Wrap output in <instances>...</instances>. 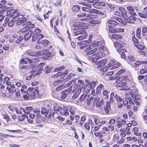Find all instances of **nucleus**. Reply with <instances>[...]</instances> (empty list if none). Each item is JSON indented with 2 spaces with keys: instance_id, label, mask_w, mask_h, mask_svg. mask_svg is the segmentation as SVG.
Listing matches in <instances>:
<instances>
[{
  "instance_id": "1",
  "label": "nucleus",
  "mask_w": 147,
  "mask_h": 147,
  "mask_svg": "<svg viewBox=\"0 0 147 147\" xmlns=\"http://www.w3.org/2000/svg\"><path fill=\"white\" fill-rule=\"evenodd\" d=\"M38 88L37 87H30L28 89L29 90L30 95V96L33 98L34 99L36 98H38L39 97L38 93L39 90H38ZM21 92L24 94H28V92H27L26 90L21 89Z\"/></svg>"
},
{
  "instance_id": "2",
  "label": "nucleus",
  "mask_w": 147,
  "mask_h": 147,
  "mask_svg": "<svg viewBox=\"0 0 147 147\" xmlns=\"http://www.w3.org/2000/svg\"><path fill=\"white\" fill-rule=\"evenodd\" d=\"M92 3L93 6L96 8H99L101 7H105L106 3L103 2H100L99 0H93L89 1Z\"/></svg>"
},
{
  "instance_id": "3",
  "label": "nucleus",
  "mask_w": 147,
  "mask_h": 147,
  "mask_svg": "<svg viewBox=\"0 0 147 147\" xmlns=\"http://www.w3.org/2000/svg\"><path fill=\"white\" fill-rule=\"evenodd\" d=\"M83 10L84 11L88 12L91 14H97L102 15H104V13L103 12L96 9L83 8Z\"/></svg>"
},
{
  "instance_id": "4",
  "label": "nucleus",
  "mask_w": 147,
  "mask_h": 147,
  "mask_svg": "<svg viewBox=\"0 0 147 147\" xmlns=\"http://www.w3.org/2000/svg\"><path fill=\"white\" fill-rule=\"evenodd\" d=\"M119 22L120 23H121L124 24V21L121 19L119 18H117L116 20H109L108 21V23L111 24L112 26H113L115 27H116L119 24L116 21Z\"/></svg>"
},
{
  "instance_id": "5",
  "label": "nucleus",
  "mask_w": 147,
  "mask_h": 147,
  "mask_svg": "<svg viewBox=\"0 0 147 147\" xmlns=\"http://www.w3.org/2000/svg\"><path fill=\"white\" fill-rule=\"evenodd\" d=\"M58 111L62 116H67L69 115V109L67 107H63V108L60 107Z\"/></svg>"
},
{
  "instance_id": "6",
  "label": "nucleus",
  "mask_w": 147,
  "mask_h": 147,
  "mask_svg": "<svg viewBox=\"0 0 147 147\" xmlns=\"http://www.w3.org/2000/svg\"><path fill=\"white\" fill-rule=\"evenodd\" d=\"M96 43L95 45H96L99 48L100 51L102 50V51H103L105 52H107V53H108V52L107 51V49L104 46L105 43L103 41H99L96 42Z\"/></svg>"
},
{
  "instance_id": "7",
  "label": "nucleus",
  "mask_w": 147,
  "mask_h": 147,
  "mask_svg": "<svg viewBox=\"0 0 147 147\" xmlns=\"http://www.w3.org/2000/svg\"><path fill=\"white\" fill-rule=\"evenodd\" d=\"M125 95H126V97L125 98V100L123 99V101H122L123 104L124 105H126L128 104L129 101V104L134 105V102L132 100V98L129 97V95L128 94H125Z\"/></svg>"
},
{
  "instance_id": "8",
  "label": "nucleus",
  "mask_w": 147,
  "mask_h": 147,
  "mask_svg": "<svg viewBox=\"0 0 147 147\" xmlns=\"http://www.w3.org/2000/svg\"><path fill=\"white\" fill-rule=\"evenodd\" d=\"M25 60L24 59H21L20 61V63L23 64L28 63H30L31 65H32L33 66L36 65L35 59L32 60L28 58H25Z\"/></svg>"
},
{
  "instance_id": "9",
  "label": "nucleus",
  "mask_w": 147,
  "mask_h": 147,
  "mask_svg": "<svg viewBox=\"0 0 147 147\" xmlns=\"http://www.w3.org/2000/svg\"><path fill=\"white\" fill-rule=\"evenodd\" d=\"M121 77L117 79L116 81V86L117 87H123L125 84V82L122 79Z\"/></svg>"
},
{
  "instance_id": "10",
  "label": "nucleus",
  "mask_w": 147,
  "mask_h": 147,
  "mask_svg": "<svg viewBox=\"0 0 147 147\" xmlns=\"http://www.w3.org/2000/svg\"><path fill=\"white\" fill-rule=\"evenodd\" d=\"M116 121L117 123V127L119 128L121 127L126 123L125 120L121 119L119 117H117V118Z\"/></svg>"
},
{
  "instance_id": "11",
  "label": "nucleus",
  "mask_w": 147,
  "mask_h": 147,
  "mask_svg": "<svg viewBox=\"0 0 147 147\" xmlns=\"http://www.w3.org/2000/svg\"><path fill=\"white\" fill-rule=\"evenodd\" d=\"M17 19V20H15V24L17 26L20 25L24 23L26 21V18L23 17H18Z\"/></svg>"
},
{
  "instance_id": "12",
  "label": "nucleus",
  "mask_w": 147,
  "mask_h": 147,
  "mask_svg": "<svg viewBox=\"0 0 147 147\" xmlns=\"http://www.w3.org/2000/svg\"><path fill=\"white\" fill-rule=\"evenodd\" d=\"M82 23H75L72 24V28L74 30H80L83 27L82 26Z\"/></svg>"
},
{
  "instance_id": "13",
  "label": "nucleus",
  "mask_w": 147,
  "mask_h": 147,
  "mask_svg": "<svg viewBox=\"0 0 147 147\" xmlns=\"http://www.w3.org/2000/svg\"><path fill=\"white\" fill-rule=\"evenodd\" d=\"M94 101L96 102V106L97 107H100L103 105L104 103L102 99H100L99 98H96L94 99Z\"/></svg>"
},
{
  "instance_id": "14",
  "label": "nucleus",
  "mask_w": 147,
  "mask_h": 147,
  "mask_svg": "<svg viewBox=\"0 0 147 147\" xmlns=\"http://www.w3.org/2000/svg\"><path fill=\"white\" fill-rule=\"evenodd\" d=\"M126 9L129 13L131 16H135L137 15L136 13L135 12L134 9L132 6H127Z\"/></svg>"
},
{
  "instance_id": "15",
  "label": "nucleus",
  "mask_w": 147,
  "mask_h": 147,
  "mask_svg": "<svg viewBox=\"0 0 147 147\" xmlns=\"http://www.w3.org/2000/svg\"><path fill=\"white\" fill-rule=\"evenodd\" d=\"M104 51H102V50L100 51V50L95 53L97 55L96 60H97L98 59L105 57L106 55V53H104Z\"/></svg>"
},
{
  "instance_id": "16",
  "label": "nucleus",
  "mask_w": 147,
  "mask_h": 147,
  "mask_svg": "<svg viewBox=\"0 0 147 147\" xmlns=\"http://www.w3.org/2000/svg\"><path fill=\"white\" fill-rule=\"evenodd\" d=\"M109 28V31L111 33H115L117 32H123L124 30L123 29L117 28L114 29L111 27L110 25L108 26Z\"/></svg>"
},
{
  "instance_id": "17",
  "label": "nucleus",
  "mask_w": 147,
  "mask_h": 147,
  "mask_svg": "<svg viewBox=\"0 0 147 147\" xmlns=\"http://www.w3.org/2000/svg\"><path fill=\"white\" fill-rule=\"evenodd\" d=\"M107 62V59H106L100 60L97 63V68H99L103 67Z\"/></svg>"
},
{
  "instance_id": "18",
  "label": "nucleus",
  "mask_w": 147,
  "mask_h": 147,
  "mask_svg": "<svg viewBox=\"0 0 147 147\" xmlns=\"http://www.w3.org/2000/svg\"><path fill=\"white\" fill-rule=\"evenodd\" d=\"M145 63L147 64V61H136L134 63L131 65L134 68H136L141 64Z\"/></svg>"
},
{
  "instance_id": "19",
  "label": "nucleus",
  "mask_w": 147,
  "mask_h": 147,
  "mask_svg": "<svg viewBox=\"0 0 147 147\" xmlns=\"http://www.w3.org/2000/svg\"><path fill=\"white\" fill-rule=\"evenodd\" d=\"M111 110L110 103L109 101H107L106 105L104 107V110L105 112L107 114L109 113Z\"/></svg>"
},
{
  "instance_id": "20",
  "label": "nucleus",
  "mask_w": 147,
  "mask_h": 147,
  "mask_svg": "<svg viewBox=\"0 0 147 147\" xmlns=\"http://www.w3.org/2000/svg\"><path fill=\"white\" fill-rule=\"evenodd\" d=\"M38 43V44H42L45 47L48 46L50 43L49 41L47 40H41L39 39L37 41Z\"/></svg>"
},
{
  "instance_id": "21",
  "label": "nucleus",
  "mask_w": 147,
  "mask_h": 147,
  "mask_svg": "<svg viewBox=\"0 0 147 147\" xmlns=\"http://www.w3.org/2000/svg\"><path fill=\"white\" fill-rule=\"evenodd\" d=\"M40 51L37 52H34L32 51H28L26 52V53L27 55L32 56H39Z\"/></svg>"
},
{
  "instance_id": "22",
  "label": "nucleus",
  "mask_w": 147,
  "mask_h": 147,
  "mask_svg": "<svg viewBox=\"0 0 147 147\" xmlns=\"http://www.w3.org/2000/svg\"><path fill=\"white\" fill-rule=\"evenodd\" d=\"M135 46L138 49L143 50L144 48V46L143 42L142 41H140L138 42V44H135Z\"/></svg>"
},
{
  "instance_id": "23",
  "label": "nucleus",
  "mask_w": 147,
  "mask_h": 147,
  "mask_svg": "<svg viewBox=\"0 0 147 147\" xmlns=\"http://www.w3.org/2000/svg\"><path fill=\"white\" fill-rule=\"evenodd\" d=\"M39 55H45L47 57H51V53L49 52L48 50H44L43 51H40Z\"/></svg>"
},
{
  "instance_id": "24",
  "label": "nucleus",
  "mask_w": 147,
  "mask_h": 147,
  "mask_svg": "<svg viewBox=\"0 0 147 147\" xmlns=\"http://www.w3.org/2000/svg\"><path fill=\"white\" fill-rule=\"evenodd\" d=\"M84 32L83 33H81L80 35L77 38V39L79 40H81L85 38L87 36L88 33L86 31V30H82Z\"/></svg>"
},
{
  "instance_id": "25",
  "label": "nucleus",
  "mask_w": 147,
  "mask_h": 147,
  "mask_svg": "<svg viewBox=\"0 0 147 147\" xmlns=\"http://www.w3.org/2000/svg\"><path fill=\"white\" fill-rule=\"evenodd\" d=\"M27 114H28L29 115V117L30 118H29L28 117H28H27V121L29 123H32L33 122V119L35 117V115L31 114L30 113H28Z\"/></svg>"
},
{
  "instance_id": "26",
  "label": "nucleus",
  "mask_w": 147,
  "mask_h": 147,
  "mask_svg": "<svg viewBox=\"0 0 147 147\" xmlns=\"http://www.w3.org/2000/svg\"><path fill=\"white\" fill-rule=\"evenodd\" d=\"M12 16L13 17V19H15L16 18L23 17L22 15H19V12L17 10L13 11L12 13Z\"/></svg>"
},
{
  "instance_id": "27",
  "label": "nucleus",
  "mask_w": 147,
  "mask_h": 147,
  "mask_svg": "<svg viewBox=\"0 0 147 147\" xmlns=\"http://www.w3.org/2000/svg\"><path fill=\"white\" fill-rule=\"evenodd\" d=\"M138 91L137 90L135 89L133 90V89L131 90V92H129L130 96L134 98L133 99H135L136 98V96L137 94L136 93Z\"/></svg>"
},
{
  "instance_id": "28",
  "label": "nucleus",
  "mask_w": 147,
  "mask_h": 147,
  "mask_svg": "<svg viewBox=\"0 0 147 147\" xmlns=\"http://www.w3.org/2000/svg\"><path fill=\"white\" fill-rule=\"evenodd\" d=\"M16 113L19 114H22L23 113H24L25 114L28 113V112L26 111L23 108H21L19 109L16 108Z\"/></svg>"
},
{
  "instance_id": "29",
  "label": "nucleus",
  "mask_w": 147,
  "mask_h": 147,
  "mask_svg": "<svg viewBox=\"0 0 147 147\" xmlns=\"http://www.w3.org/2000/svg\"><path fill=\"white\" fill-rule=\"evenodd\" d=\"M123 80L124 81L125 80L126 82H129L132 81V78L130 76H125L121 77Z\"/></svg>"
},
{
  "instance_id": "30",
  "label": "nucleus",
  "mask_w": 147,
  "mask_h": 147,
  "mask_svg": "<svg viewBox=\"0 0 147 147\" xmlns=\"http://www.w3.org/2000/svg\"><path fill=\"white\" fill-rule=\"evenodd\" d=\"M93 1V0H88V1L87 2V3L81 2L80 3V4H81L83 5H84V6L88 7V8H91L92 7V5L90 4V3H90L89 1Z\"/></svg>"
},
{
  "instance_id": "31",
  "label": "nucleus",
  "mask_w": 147,
  "mask_h": 147,
  "mask_svg": "<svg viewBox=\"0 0 147 147\" xmlns=\"http://www.w3.org/2000/svg\"><path fill=\"white\" fill-rule=\"evenodd\" d=\"M110 91L107 90H104L102 92V94L104 98L106 99L108 98L109 96V94Z\"/></svg>"
},
{
  "instance_id": "32",
  "label": "nucleus",
  "mask_w": 147,
  "mask_h": 147,
  "mask_svg": "<svg viewBox=\"0 0 147 147\" xmlns=\"http://www.w3.org/2000/svg\"><path fill=\"white\" fill-rule=\"evenodd\" d=\"M111 38L113 39L116 40H120L122 38V35L120 34H113L112 35Z\"/></svg>"
},
{
  "instance_id": "33",
  "label": "nucleus",
  "mask_w": 147,
  "mask_h": 147,
  "mask_svg": "<svg viewBox=\"0 0 147 147\" xmlns=\"http://www.w3.org/2000/svg\"><path fill=\"white\" fill-rule=\"evenodd\" d=\"M30 29V27L27 26L26 27H24V28L20 29V32L21 33H24L29 31Z\"/></svg>"
},
{
  "instance_id": "34",
  "label": "nucleus",
  "mask_w": 147,
  "mask_h": 147,
  "mask_svg": "<svg viewBox=\"0 0 147 147\" xmlns=\"http://www.w3.org/2000/svg\"><path fill=\"white\" fill-rule=\"evenodd\" d=\"M119 10L120 12V13H121V14L123 16H126L127 15V11L123 7H119Z\"/></svg>"
},
{
  "instance_id": "35",
  "label": "nucleus",
  "mask_w": 147,
  "mask_h": 147,
  "mask_svg": "<svg viewBox=\"0 0 147 147\" xmlns=\"http://www.w3.org/2000/svg\"><path fill=\"white\" fill-rule=\"evenodd\" d=\"M80 7L79 5H75L73 7L72 10L74 12H77L80 10Z\"/></svg>"
},
{
  "instance_id": "36",
  "label": "nucleus",
  "mask_w": 147,
  "mask_h": 147,
  "mask_svg": "<svg viewBox=\"0 0 147 147\" xmlns=\"http://www.w3.org/2000/svg\"><path fill=\"white\" fill-rule=\"evenodd\" d=\"M115 94L114 93L112 92L111 93L110 97L109 99L110 103H113L114 102V97L115 98Z\"/></svg>"
},
{
  "instance_id": "37",
  "label": "nucleus",
  "mask_w": 147,
  "mask_h": 147,
  "mask_svg": "<svg viewBox=\"0 0 147 147\" xmlns=\"http://www.w3.org/2000/svg\"><path fill=\"white\" fill-rule=\"evenodd\" d=\"M97 49L96 48H95L92 50H90L87 53V55H89L93 54V53H95V52L97 51Z\"/></svg>"
},
{
  "instance_id": "38",
  "label": "nucleus",
  "mask_w": 147,
  "mask_h": 147,
  "mask_svg": "<svg viewBox=\"0 0 147 147\" xmlns=\"http://www.w3.org/2000/svg\"><path fill=\"white\" fill-rule=\"evenodd\" d=\"M28 116L25 114H23L21 116H19L18 117V120L20 121H23L25 118H27Z\"/></svg>"
},
{
  "instance_id": "39",
  "label": "nucleus",
  "mask_w": 147,
  "mask_h": 147,
  "mask_svg": "<svg viewBox=\"0 0 147 147\" xmlns=\"http://www.w3.org/2000/svg\"><path fill=\"white\" fill-rule=\"evenodd\" d=\"M138 129L137 127H134L132 130V131L134 132V134L135 135L138 136H140L141 134L140 133H138Z\"/></svg>"
},
{
  "instance_id": "40",
  "label": "nucleus",
  "mask_w": 147,
  "mask_h": 147,
  "mask_svg": "<svg viewBox=\"0 0 147 147\" xmlns=\"http://www.w3.org/2000/svg\"><path fill=\"white\" fill-rule=\"evenodd\" d=\"M97 55L95 53L94 54H93V55H91L89 57V59L90 60H92V61L94 63L96 61V60H94V59L97 58Z\"/></svg>"
},
{
  "instance_id": "41",
  "label": "nucleus",
  "mask_w": 147,
  "mask_h": 147,
  "mask_svg": "<svg viewBox=\"0 0 147 147\" xmlns=\"http://www.w3.org/2000/svg\"><path fill=\"white\" fill-rule=\"evenodd\" d=\"M9 88V91L10 93H13L14 92L15 90V86L14 85L12 84L10 86V87H7Z\"/></svg>"
},
{
  "instance_id": "42",
  "label": "nucleus",
  "mask_w": 147,
  "mask_h": 147,
  "mask_svg": "<svg viewBox=\"0 0 147 147\" xmlns=\"http://www.w3.org/2000/svg\"><path fill=\"white\" fill-rule=\"evenodd\" d=\"M115 98L118 103L121 102L123 100V99H122L120 97H119L116 94H115Z\"/></svg>"
},
{
  "instance_id": "43",
  "label": "nucleus",
  "mask_w": 147,
  "mask_h": 147,
  "mask_svg": "<svg viewBox=\"0 0 147 147\" xmlns=\"http://www.w3.org/2000/svg\"><path fill=\"white\" fill-rule=\"evenodd\" d=\"M133 16H131L129 18V19H128V22L130 23H133L134 21H136V18L135 17Z\"/></svg>"
},
{
  "instance_id": "44",
  "label": "nucleus",
  "mask_w": 147,
  "mask_h": 147,
  "mask_svg": "<svg viewBox=\"0 0 147 147\" xmlns=\"http://www.w3.org/2000/svg\"><path fill=\"white\" fill-rule=\"evenodd\" d=\"M31 32H30L26 34L24 36V38L25 40H28L30 37L31 36Z\"/></svg>"
},
{
  "instance_id": "45",
  "label": "nucleus",
  "mask_w": 147,
  "mask_h": 147,
  "mask_svg": "<svg viewBox=\"0 0 147 147\" xmlns=\"http://www.w3.org/2000/svg\"><path fill=\"white\" fill-rule=\"evenodd\" d=\"M128 59L131 62H134L136 61L135 56L132 55H130L128 57Z\"/></svg>"
},
{
  "instance_id": "46",
  "label": "nucleus",
  "mask_w": 147,
  "mask_h": 147,
  "mask_svg": "<svg viewBox=\"0 0 147 147\" xmlns=\"http://www.w3.org/2000/svg\"><path fill=\"white\" fill-rule=\"evenodd\" d=\"M65 88V85L62 84L57 87L56 90L57 91H59L64 89Z\"/></svg>"
},
{
  "instance_id": "47",
  "label": "nucleus",
  "mask_w": 147,
  "mask_h": 147,
  "mask_svg": "<svg viewBox=\"0 0 147 147\" xmlns=\"http://www.w3.org/2000/svg\"><path fill=\"white\" fill-rule=\"evenodd\" d=\"M141 29L140 28H138L136 31V34L137 37L139 38H141Z\"/></svg>"
},
{
  "instance_id": "48",
  "label": "nucleus",
  "mask_w": 147,
  "mask_h": 147,
  "mask_svg": "<svg viewBox=\"0 0 147 147\" xmlns=\"http://www.w3.org/2000/svg\"><path fill=\"white\" fill-rule=\"evenodd\" d=\"M82 90V88L81 87H76V88L74 90V91L76 92V93L79 94L81 93Z\"/></svg>"
},
{
  "instance_id": "49",
  "label": "nucleus",
  "mask_w": 147,
  "mask_h": 147,
  "mask_svg": "<svg viewBox=\"0 0 147 147\" xmlns=\"http://www.w3.org/2000/svg\"><path fill=\"white\" fill-rule=\"evenodd\" d=\"M97 83V82L95 81H93L91 83H90L89 84V82H88V84H89V85L90 86V87L92 88H94L95 86Z\"/></svg>"
},
{
  "instance_id": "50",
  "label": "nucleus",
  "mask_w": 147,
  "mask_h": 147,
  "mask_svg": "<svg viewBox=\"0 0 147 147\" xmlns=\"http://www.w3.org/2000/svg\"><path fill=\"white\" fill-rule=\"evenodd\" d=\"M53 109L54 111H58L59 109V108L60 107L57 106V103H54L53 106Z\"/></svg>"
},
{
  "instance_id": "51",
  "label": "nucleus",
  "mask_w": 147,
  "mask_h": 147,
  "mask_svg": "<svg viewBox=\"0 0 147 147\" xmlns=\"http://www.w3.org/2000/svg\"><path fill=\"white\" fill-rule=\"evenodd\" d=\"M84 32V31H83L82 30H77L74 33V34L75 36H78L79 35H80L81 33H83Z\"/></svg>"
},
{
  "instance_id": "52",
  "label": "nucleus",
  "mask_w": 147,
  "mask_h": 147,
  "mask_svg": "<svg viewBox=\"0 0 147 147\" xmlns=\"http://www.w3.org/2000/svg\"><path fill=\"white\" fill-rule=\"evenodd\" d=\"M62 95H61V98L62 99H64L67 96L68 93H66L65 92H63L62 93Z\"/></svg>"
},
{
  "instance_id": "53",
  "label": "nucleus",
  "mask_w": 147,
  "mask_h": 147,
  "mask_svg": "<svg viewBox=\"0 0 147 147\" xmlns=\"http://www.w3.org/2000/svg\"><path fill=\"white\" fill-rule=\"evenodd\" d=\"M62 82V80H59L54 81L53 83V85L54 86H56L60 84Z\"/></svg>"
},
{
  "instance_id": "54",
  "label": "nucleus",
  "mask_w": 147,
  "mask_h": 147,
  "mask_svg": "<svg viewBox=\"0 0 147 147\" xmlns=\"http://www.w3.org/2000/svg\"><path fill=\"white\" fill-rule=\"evenodd\" d=\"M3 118L5 119L7 122L9 121L10 117L7 114H4L3 115Z\"/></svg>"
},
{
  "instance_id": "55",
  "label": "nucleus",
  "mask_w": 147,
  "mask_h": 147,
  "mask_svg": "<svg viewBox=\"0 0 147 147\" xmlns=\"http://www.w3.org/2000/svg\"><path fill=\"white\" fill-rule=\"evenodd\" d=\"M0 136H1V137H4L5 138H8V136L11 137H14V136L8 135L7 134H3L2 133H0Z\"/></svg>"
},
{
  "instance_id": "56",
  "label": "nucleus",
  "mask_w": 147,
  "mask_h": 147,
  "mask_svg": "<svg viewBox=\"0 0 147 147\" xmlns=\"http://www.w3.org/2000/svg\"><path fill=\"white\" fill-rule=\"evenodd\" d=\"M14 23V21L13 20H11L7 22V25L11 27L13 25Z\"/></svg>"
},
{
  "instance_id": "57",
  "label": "nucleus",
  "mask_w": 147,
  "mask_h": 147,
  "mask_svg": "<svg viewBox=\"0 0 147 147\" xmlns=\"http://www.w3.org/2000/svg\"><path fill=\"white\" fill-rule=\"evenodd\" d=\"M104 87V86L102 84H100L97 87L96 91L99 92L101 91Z\"/></svg>"
},
{
  "instance_id": "58",
  "label": "nucleus",
  "mask_w": 147,
  "mask_h": 147,
  "mask_svg": "<svg viewBox=\"0 0 147 147\" xmlns=\"http://www.w3.org/2000/svg\"><path fill=\"white\" fill-rule=\"evenodd\" d=\"M74 76V74H70L67 76L66 79H64L63 80V81L65 82L66 81H67L68 80L70 79L71 77Z\"/></svg>"
},
{
  "instance_id": "59",
  "label": "nucleus",
  "mask_w": 147,
  "mask_h": 147,
  "mask_svg": "<svg viewBox=\"0 0 147 147\" xmlns=\"http://www.w3.org/2000/svg\"><path fill=\"white\" fill-rule=\"evenodd\" d=\"M117 51L120 54H121L123 52H127V51L125 49L119 48L117 50Z\"/></svg>"
},
{
  "instance_id": "60",
  "label": "nucleus",
  "mask_w": 147,
  "mask_h": 147,
  "mask_svg": "<svg viewBox=\"0 0 147 147\" xmlns=\"http://www.w3.org/2000/svg\"><path fill=\"white\" fill-rule=\"evenodd\" d=\"M115 63V62L113 60H111L110 61L109 63L108 64L107 67L108 68H109L112 66H113Z\"/></svg>"
},
{
  "instance_id": "61",
  "label": "nucleus",
  "mask_w": 147,
  "mask_h": 147,
  "mask_svg": "<svg viewBox=\"0 0 147 147\" xmlns=\"http://www.w3.org/2000/svg\"><path fill=\"white\" fill-rule=\"evenodd\" d=\"M14 91L15 92V94L17 97H19L20 96V89L19 88L16 89Z\"/></svg>"
},
{
  "instance_id": "62",
  "label": "nucleus",
  "mask_w": 147,
  "mask_h": 147,
  "mask_svg": "<svg viewBox=\"0 0 147 147\" xmlns=\"http://www.w3.org/2000/svg\"><path fill=\"white\" fill-rule=\"evenodd\" d=\"M108 128L109 131H113L114 130V126L112 125H109L108 126Z\"/></svg>"
},
{
  "instance_id": "63",
  "label": "nucleus",
  "mask_w": 147,
  "mask_h": 147,
  "mask_svg": "<svg viewBox=\"0 0 147 147\" xmlns=\"http://www.w3.org/2000/svg\"><path fill=\"white\" fill-rule=\"evenodd\" d=\"M119 139V137L118 134H115L114 135L113 140L114 141L118 140Z\"/></svg>"
},
{
  "instance_id": "64",
  "label": "nucleus",
  "mask_w": 147,
  "mask_h": 147,
  "mask_svg": "<svg viewBox=\"0 0 147 147\" xmlns=\"http://www.w3.org/2000/svg\"><path fill=\"white\" fill-rule=\"evenodd\" d=\"M45 70L46 73H50L51 71V68L48 66H45Z\"/></svg>"
}]
</instances>
